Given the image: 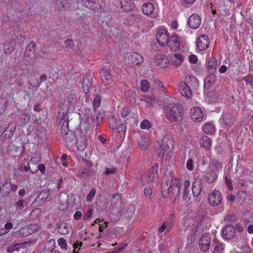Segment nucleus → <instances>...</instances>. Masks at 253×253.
Here are the masks:
<instances>
[{"label":"nucleus","mask_w":253,"mask_h":253,"mask_svg":"<svg viewBox=\"0 0 253 253\" xmlns=\"http://www.w3.org/2000/svg\"><path fill=\"white\" fill-rule=\"evenodd\" d=\"M223 168V165L216 161H212L206 172L204 178L207 182L210 183L213 182L217 178V172Z\"/></svg>","instance_id":"obj_1"},{"label":"nucleus","mask_w":253,"mask_h":253,"mask_svg":"<svg viewBox=\"0 0 253 253\" xmlns=\"http://www.w3.org/2000/svg\"><path fill=\"white\" fill-rule=\"evenodd\" d=\"M157 41L161 46H165L168 44L169 37L167 30L164 29H160L157 34Z\"/></svg>","instance_id":"obj_2"},{"label":"nucleus","mask_w":253,"mask_h":253,"mask_svg":"<svg viewBox=\"0 0 253 253\" xmlns=\"http://www.w3.org/2000/svg\"><path fill=\"white\" fill-rule=\"evenodd\" d=\"M211 243V235L210 234H204L199 241V248L203 252L209 250Z\"/></svg>","instance_id":"obj_3"},{"label":"nucleus","mask_w":253,"mask_h":253,"mask_svg":"<svg viewBox=\"0 0 253 253\" xmlns=\"http://www.w3.org/2000/svg\"><path fill=\"white\" fill-rule=\"evenodd\" d=\"M222 200L221 193L218 190H214L209 195L208 201L212 206H216L219 204Z\"/></svg>","instance_id":"obj_4"},{"label":"nucleus","mask_w":253,"mask_h":253,"mask_svg":"<svg viewBox=\"0 0 253 253\" xmlns=\"http://www.w3.org/2000/svg\"><path fill=\"white\" fill-rule=\"evenodd\" d=\"M210 41L207 36L203 35L200 36L197 41L198 49L201 51L206 50L209 47Z\"/></svg>","instance_id":"obj_5"},{"label":"nucleus","mask_w":253,"mask_h":253,"mask_svg":"<svg viewBox=\"0 0 253 253\" xmlns=\"http://www.w3.org/2000/svg\"><path fill=\"white\" fill-rule=\"evenodd\" d=\"M127 59L128 64L132 67L140 64L143 60L142 56L137 52H133L130 54Z\"/></svg>","instance_id":"obj_6"},{"label":"nucleus","mask_w":253,"mask_h":253,"mask_svg":"<svg viewBox=\"0 0 253 253\" xmlns=\"http://www.w3.org/2000/svg\"><path fill=\"white\" fill-rule=\"evenodd\" d=\"M222 233L225 239L230 240L235 236L236 229L232 225H228L222 228Z\"/></svg>","instance_id":"obj_7"},{"label":"nucleus","mask_w":253,"mask_h":253,"mask_svg":"<svg viewBox=\"0 0 253 253\" xmlns=\"http://www.w3.org/2000/svg\"><path fill=\"white\" fill-rule=\"evenodd\" d=\"M111 69L110 66H105L101 70L102 80L106 84H109L112 82V78L110 74Z\"/></svg>","instance_id":"obj_8"},{"label":"nucleus","mask_w":253,"mask_h":253,"mask_svg":"<svg viewBox=\"0 0 253 253\" xmlns=\"http://www.w3.org/2000/svg\"><path fill=\"white\" fill-rule=\"evenodd\" d=\"M166 116L171 122L177 124L180 123L183 118L182 112H167Z\"/></svg>","instance_id":"obj_9"},{"label":"nucleus","mask_w":253,"mask_h":253,"mask_svg":"<svg viewBox=\"0 0 253 253\" xmlns=\"http://www.w3.org/2000/svg\"><path fill=\"white\" fill-rule=\"evenodd\" d=\"M181 183L178 179H173L170 182V186L169 190L174 195L178 196L180 195Z\"/></svg>","instance_id":"obj_10"},{"label":"nucleus","mask_w":253,"mask_h":253,"mask_svg":"<svg viewBox=\"0 0 253 253\" xmlns=\"http://www.w3.org/2000/svg\"><path fill=\"white\" fill-rule=\"evenodd\" d=\"M76 96L74 94H69L67 98L64 101L63 105L61 107V108L63 111H69L72 110V106L75 103Z\"/></svg>","instance_id":"obj_11"},{"label":"nucleus","mask_w":253,"mask_h":253,"mask_svg":"<svg viewBox=\"0 0 253 253\" xmlns=\"http://www.w3.org/2000/svg\"><path fill=\"white\" fill-rule=\"evenodd\" d=\"M188 24L191 28L197 29L201 24V19L198 15L193 14L189 18Z\"/></svg>","instance_id":"obj_12"},{"label":"nucleus","mask_w":253,"mask_h":253,"mask_svg":"<svg viewBox=\"0 0 253 253\" xmlns=\"http://www.w3.org/2000/svg\"><path fill=\"white\" fill-rule=\"evenodd\" d=\"M169 46L172 51H176L180 47V41L179 38L175 35H172L169 39Z\"/></svg>","instance_id":"obj_13"},{"label":"nucleus","mask_w":253,"mask_h":253,"mask_svg":"<svg viewBox=\"0 0 253 253\" xmlns=\"http://www.w3.org/2000/svg\"><path fill=\"white\" fill-rule=\"evenodd\" d=\"M179 90L182 95L189 99L192 96V92L190 86L186 83H182L179 85Z\"/></svg>","instance_id":"obj_14"},{"label":"nucleus","mask_w":253,"mask_h":253,"mask_svg":"<svg viewBox=\"0 0 253 253\" xmlns=\"http://www.w3.org/2000/svg\"><path fill=\"white\" fill-rule=\"evenodd\" d=\"M109 124L110 127L113 130H115L118 132L122 131L125 128V126L121 124L119 125L117 120L112 117L109 118Z\"/></svg>","instance_id":"obj_15"},{"label":"nucleus","mask_w":253,"mask_h":253,"mask_svg":"<svg viewBox=\"0 0 253 253\" xmlns=\"http://www.w3.org/2000/svg\"><path fill=\"white\" fill-rule=\"evenodd\" d=\"M191 120L195 123H198L206 119V115L204 112H190Z\"/></svg>","instance_id":"obj_16"},{"label":"nucleus","mask_w":253,"mask_h":253,"mask_svg":"<svg viewBox=\"0 0 253 253\" xmlns=\"http://www.w3.org/2000/svg\"><path fill=\"white\" fill-rule=\"evenodd\" d=\"M99 2V0H82L83 5L92 10L100 8Z\"/></svg>","instance_id":"obj_17"},{"label":"nucleus","mask_w":253,"mask_h":253,"mask_svg":"<svg viewBox=\"0 0 253 253\" xmlns=\"http://www.w3.org/2000/svg\"><path fill=\"white\" fill-rule=\"evenodd\" d=\"M200 146L206 150H210L211 147V139L207 136H203L199 140Z\"/></svg>","instance_id":"obj_18"},{"label":"nucleus","mask_w":253,"mask_h":253,"mask_svg":"<svg viewBox=\"0 0 253 253\" xmlns=\"http://www.w3.org/2000/svg\"><path fill=\"white\" fill-rule=\"evenodd\" d=\"M158 143L160 147L165 151L169 148V146L171 144V141L169 136L166 135L159 139Z\"/></svg>","instance_id":"obj_19"},{"label":"nucleus","mask_w":253,"mask_h":253,"mask_svg":"<svg viewBox=\"0 0 253 253\" xmlns=\"http://www.w3.org/2000/svg\"><path fill=\"white\" fill-rule=\"evenodd\" d=\"M155 63L156 65L163 68L167 67L168 65V59L163 55L161 54H158L156 56Z\"/></svg>","instance_id":"obj_20"},{"label":"nucleus","mask_w":253,"mask_h":253,"mask_svg":"<svg viewBox=\"0 0 253 253\" xmlns=\"http://www.w3.org/2000/svg\"><path fill=\"white\" fill-rule=\"evenodd\" d=\"M81 118V125L80 126L82 127L83 126H84V131L85 132L90 127V123L93 122V119L91 116L87 115L85 116L84 118H82L81 117V114L79 113Z\"/></svg>","instance_id":"obj_21"},{"label":"nucleus","mask_w":253,"mask_h":253,"mask_svg":"<svg viewBox=\"0 0 253 253\" xmlns=\"http://www.w3.org/2000/svg\"><path fill=\"white\" fill-rule=\"evenodd\" d=\"M202 130L205 133L211 135L215 132V127L212 123L207 122L203 126Z\"/></svg>","instance_id":"obj_22"},{"label":"nucleus","mask_w":253,"mask_h":253,"mask_svg":"<svg viewBox=\"0 0 253 253\" xmlns=\"http://www.w3.org/2000/svg\"><path fill=\"white\" fill-rule=\"evenodd\" d=\"M154 10V6L151 2H146L142 6V11L145 15H150Z\"/></svg>","instance_id":"obj_23"},{"label":"nucleus","mask_w":253,"mask_h":253,"mask_svg":"<svg viewBox=\"0 0 253 253\" xmlns=\"http://www.w3.org/2000/svg\"><path fill=\"white\" fill-rule=\"evenodd\" d=\"M189 86L192 87H197L198 86L199 83L198 79L194 76H187L185 79V83Z\"/></svg>","instance_id":"obj_24"},{"label":"nucleus","mask_w":253,"mask_h":253,"mask_svg":"<svg viewBox=\"0 0 253 253\" xmlns=\"http://www.w3.org/2000/svg\"><path fill=\"white\" fill-rule=\"evenodd\" d=\"M26 248L22 245H16L9 247L7 249L9 253H25Z\"/></svg>","instance_id":"obj_25"},{"label":"nucleus","mask_w":253,"mask_h":253,"mask_svg":"<svg viewBox=\"0 0 253 253\" xmlns=\"http://www.w3.org/2000/svg\"><path fill=\"white\" fill-rule=\"evenodd\" d=\"M92 84V78L91 77L87 76L84 79L82 84L83 90L85 93L89 92V88Z\"/></svg>","instance_id":"obj_26"},{"label":"nucleus","mask_w":253,"mask_h":253,"mask_svg":"<svg viewBox=\"0 0 253 253\" xmlns=\"http://www.w3.org/2000/svg\"><path fill=\"white\" fill-rule=\"evenodd\" d=\"M121 7L125 11H130L134 7L132 0H121Z\"/></svg>","instance_id":"obj_27"},{"label":"nucleus","mask_w":253,"mask_h":253,"mask_svg":"<svg viewBox=\"0 0 253 253\" xmlns=\"http://www.w3.org/2000/svg\"><path fill=\"white\" fill-rule=\"evenodd\" d=\"M169 103L167 107V110L175 111L181 109L180 105L177 103V101L175 99L170 98H169Z\"/></svg>","instance_id":"obj_28"},{"label":"nucleus","mask_w":253,"mask_h":253,"mask_svg":"<svg viewBox=\"0 0 253 253\" xmlns=\"http://www.w3.org/2000/svg\"><path fill=\"white\" fill-rule=\"evenodd\" d=\"M192 192L194 196H198L200 195L202 189L201 182L199 180H195L192 185Z\"/></svg>","instance_id":"obj_29"},{"label":"nucleus","mask_w":253,"mask_h":253,"mask_svg":"<svg viewBox=\"0 0 253 253\" xmlns=\"http://www.w3.org/2000/svg\"><path fill=\"white\" fill-rule=\"evenodd\" d=\"M217 61L215 57H211L208 64V70L210 74H213L216 70Z\"/></svg>","instance_id":"obj_30"},{"label":"nucleus","mask_w":253,"mask_h":253,"mask_svg":"<svg viewBox=\"0 0 253 253\" xmlns=\"http://www.w3.org/2000/svg\"><path fill=\"white\" fill-rule=\"evenodd\" d=\"M213 252L214 253H222L224 246L222 244L220 243L218 240L214 239L212 242Z\"/></svg>","instance_id":"obj_31"},{"label":"nucleus","mask_w":253,"mask_h":253,"mask_svg":"<svg viewBox=\"0 0 253 253\" xmlns=\"http://www.w3.org/2000/svg\"><path fill=\"white\" fill-rule=\"evenodd\" d=\"M150 143V140L145 137H141L139 141V146L142 150H145L148 148Z\"/></svg>","instance_id":"obj_32"},{"label":"nucleus","mask_w":253,"mask_h":253,"mask_svg":"<svg viewBox=\"0 0 253 253\" xmlns=\"http://www.w3.org/2000/svg\"><path fill=\"white\" fill-rule=\"evenodd\" d=\"M158 166L152 168L149 172V180L153 181L155 180L158 174Z\"/></svg>","instance_id":"obj_33"},{"label":"nucleus","mask_w":253,"mask_h":253,"mask_svg":"<svg viewBox=\"0 0 253 253\" xmlns=\"http://www.w3.org/2000/svg\"><path fill=\"white\" fill-rule=\"evenodd\" d=\"M35 47L33 44H29L26 50V54H27L30 58H34L35 56Z\"/></svg>","instance_id":"obj_34"},{"label":"nucleus","mask_w":253,"mask_h":253,"mask_svg":"<svg viewBox=\"0 0 253 253\" xmlns=\"http://www.w3.org/2000/svg\"><path fill=\"white\" fill-rule=\"evenodd\" d=\"M58 231L62 235H66L69 232V228L67 224L62 223L58 226Z\"/></svg>","instance_id":"obj_35"},{"label":"nucleus","mask_w":253,"mask_h":253,"mask_svg":"<svg viewBox=\"0 0 253 253\" xmlns=\"http://www.w3.org/2000/svg\"><path fill=\"white\" fill-rule=\"evenodd\" d=\"M150 87V83L146 80H143L140 83V89L143 92H147Z\"/></svg>","instance_id":"obj_36"},{"label":"nucleus","mask_w":253,"mask_h":253,"mask_svg":"<svg viewBox=\"0 0 253 253\" xmlns=\"http://www.w3.org/2000/svg\"><path fill=\"white\" fill-rule=\"evenodd\" d=\"M135 212V207L133 205H129L126 210L125 215L127 217H131Z\"/></svg>","instance_id":"obj_37"},{"label":"nucleus","mask_w":253,"mask_h":253,"mask_svg":"<svg viewBox=\"0 0 253 253\" xmlns=\"http://www.w3.org/2000/svg\"><path fill=\"white\" fill-rule=\"evenodd\" d=\"M68 112H59V115L57 116V121L59 123H61L63 120H65L63 123H66V125L68 126V122L67 121V119H65L67 115Z\"/></svg>","instance_id":"obj_38"},{"label":"nucleus","mask_w":253,"mask_h":253,"mask_svg":"<svg viewBox=\"0 0 253 253\" xmlns=\"http://www.w3.org/2000/svg\"><path fill=\"white\" fill-rule=\"evenodd\" d=\"M174 60V58L175 59V61L174 63L176 65H180L183 62V56L179 53H175L173 55V57H172Z\"/></svg>","instance_id":"obj_39"},{"label":"nucleus","mask_w":253,"mask_h":253,"mask_svg":"<svg viewBox=\"0 0 253 253\" xmlns=\"http://www.w3.org/2000/svg\"><path fill=\"white\" fill-rule=\"evenodd\" d=\"M4 52L6 54H10L13 50V46L9 42H7L3 45Z\"/></svg>","instance_id":"obj_40"},{"label":"nucleus","mask_w":253,"mask_h":253,"mask_svg":"<svg viewBox=\"0 0 253 253\" xmlns=\"http://www.w3.org/2000/svg\"><path fill=\"white\" fill-rule=\"evenodd\" d=\"M140 127L142 129H149L152 126L151 123L147 120H144L140 123Z\"/></svg>","instance_id":"obj_41"},{"label":"nucleus","mask_w":253,"mask_h":253,"mask_svg":"<svg viewBox=\"0 0 253 253\" xmlns=\"http://www.w3.org/2000/svg\"><path fill=\"white\" fill-rule=\"evenodd\" d=\"M101 102V97L99 95H96L94 97L93 101V107L94 110H96L100 105Z\"/></svg>","instance_id":"obj_42"},{"label":"nucleus","mask_w":253,"mask_h":253,"mask_svg":"<svg viewBox=\"0 0 253 253\" xmlns=\"http://www.w3.org/2000/svg\"><path fill=\"white\" fill-rule=\"evenodd\" d=\"M85 171V169L83 167L78 166L75 169V174L77 176H82Z\"/></svg>","instance_id":"obj_43"},{"label":"nucleus","mask_w":253,"mask_h":253,"mask_svg":"<svg viewBox=\"0 0 253 253\" xmlns=\"http://www.w3.org/2000/svg\"><path fill=\"white\" fill-rule=\"evenodd\" d=\"M58 244L62 249L65 250L67 249L68 246L67 244V241L63 238H60L58 240Z\"/></svg>","instance_id":"obj_44"},{"label":"nucleus","mask_w":253,"mask_h":253,"mask_svg":"<svg viewBox=\"0 0 253 253\" xmlns=\"http://www.w3.org/2000/svg\"><path fill=\"white\" fill-rule=\"evenodd\" d=\"M145 101L151 105H153L156 102V99L152 96H146L144 98Z\"/></svg>","instance_id":"obj_45"},{"label":"nucleus","mask_w":253,"mask_h":253,"mask_svg":"<svg viewBox=\"0 0 253 253\" xmlns=\"http://www.w3.org/2000/svg\"><path fill=\"white\" fill-rule=\"evenodd\" d=\"M48 197V194L47 192L42 191L40 193L38 198H39L40 201L43 202L47 199Z\"/></svg>","instance_id":"obj_46"},{"label":"nucleus","mask_w":253,"mask_h":253,"mask_svg":"<svg viewBox=\"0 0 253 253\" xmlns=\"http://www.w3.org/2000/svg\"><path fill=\"white\" fill-rule=\"evenodd\" d=\"M77 148L80 151H84L86 148V143L84 140H82L78 141L77 144Z\"/></svg>","instance_id":"obj_47"},{"label":"nucleus","mask_w":253,"mask_h":253,"mask_svg":"<svg viewBox=\"0 0 253 253\" xmlns=\"http://www.w3.org/2000/svg\"><path fill=\"white\" fill-rule=\"evenodd\" d=\"M96 193V190L94 188H92L87 194L86 197V201L87 202H91L92 201L93 198Z\"/></svg>","instance_id":"obj_48"},{"label":"nucleus","mask_w":253,"mask_h":253,"mask_svg":"<svg viewBox=\"0 0 253 253\" xmlns=\"http://www.w3.org/2000/svg\"><path fill=\"white\" fill-rule=\"evenodd\" d=\"M25 201L24 200L18 201L16 203V209L20 210L25 207Z\"/></svg>","instance_id":"obj_49"},{"label":"nucleus","mask_w":253,"mask_h":253,"mask_svg":"<svg viewBox=\"0 0 253 253\" xmlns=\"http://www.w3.org/2000/svg\"><path fill=\"white\" fill-rule=\"evenodd\" d=\"M38 170H40L42 173L45 172V167L43 164H40L38 165V168L36 169L33 170H31L32 173H36Z\"/></svg>","instance_id":"obj_50"},{"label":"nucleus","mask_w":253,"mask_h":253,"mask_svg":"<svg viewBox=\"0 0 253 253\" xmlns=\"http://www.w3.org/2000/svg\"><path fill=\"white\" fill-rule=\"evenodd\" d=\"M82 246V243L81 242H77L75 243L73 245V253H79Z\"/></svg>","instance_id":"obj_51"},{"label":"nucleus","mask_w":253,"mask_h":253,"mask_svg":"<svg viewBox=\"0 0 253 253\" xmlns=\"http://www.w3.org/2000/svg\"><path fill=\"white\" fill-rule=\"evenodd\" d=\"M58 7L61 10L62 8H64L68 6V2L67 0H60V4H58Z\"/></svg>","instance_id":"obj_52"},{"label":"nucleus","mask_w":253,"mask_h":253,"mask_svg":"<svg viewBox=\"0 0 253 253\" xmlns=\"http://www.w3.org/2000/svg\"><path fill=\"white\" fill-rule=\"evenodd\" d=\"M186 168L188 170L191 171L194 169L193 161L192 159H188L186 163Z\"/></svg>","instance_id":"obj_53"},{"label":"nucleus","mask_w":253,"mask_h":253,"mask_svg":"<svg viewBox=\"0 0 253 253\" xmlns=\"http://www.w3.org/2000/svg\"><path fill=\"white\" fill-rule=\"evenodd\" d=\"M210 75L206 79V82L210 84L212 83L216 79V77L213 74Z\"/></svg>","instance_id":"obj_54"},{"label":"nucleus","mask_w":253,"mask_h":253,"mask_svg":"<svg viewBox=\"0 0 253 253\" xmlns=\"http://www.w3.org/2000/svg\"><path fill=\"white\" fill-rule=\"evenodd\" d=\"M74 43L72 40H67L65 41V46L67 48L72 49L74 47Z\"/></svg>","instance_id":"obj_55"},{"label":"nucleus","mask_w":253,"mask_h":253,"mask_svg":"<svg viewBox=\"0 0 253 253\" xmlns=\"http://www.w3.org/2000/svg\"><path fill=\"white\" fill-rule=\"evenodd\" d=\"M190 186V182L188 180H186L183 183V191H190L189 188Z\"/></svg>","instance_id":"obj_56"},{"label":"nucleus","mask_w":253,"mask_h":253,"mask_svg":"<svg viewBox=\"0 0 253 253\" xmlns=\"http://www.w3.org/2000/svg\"><path fill=\"white\" fill-rule=\"evenodd\" d=\"M182 199L186 202H188L190 200V191H183Z\"/></svg>","instance_id":"obj_57"},{"label":"nucleus","mask_w":253,"mask_h":253,"mask_svg":"<svg viewBox=\"0 0 253 253\" xmlns=\"http://www.w3.org/2000/svg\"><path fill=\"white\" fill-rule=\"evenodd\" d=\"M13 41L15 42L19 43L24 41V38L21 35H18L13 38Z\"/></svg>","instance_id":"obj_58"},{"label":"nucleus","mask_w":253,"mask_h":253,"mask_svg":"<svg viewBox=\"0 0 253 253\" xmlns=\"http://www.w3.org/2000/svg\"><path fill=\"white\" fill-rule=\"evenodd\" d=\"M239 253H251L250 248L247 246H244L238 251Z\"/></svg>","instance_id":"obj_59"},{"label":"nucleus","mask_w":253,"mask_h":253,"mask_svg":"<svg viewBox=\"0 0 253 253\" xmlns=\"http://www.w3.org/2000/svg\"><path fill=\"white\" fill-rule=\"evenodd\" d=\"M144 194L147 197H150L151 195L152 194V189L149 187H147L144 189Z\"/></svg>","instance_id":"obj_60"},{"label":"nucleus","mask_w":253,"mask_h":253,"mask_svg":"<svg viewBox=\"0 0 253 253\" xmlns=\"http://www.w3.org/2000/svg\"><path fill=\"white\" fill-rule=\"evenodd\" d=\"M198 61L197 57L194 54H191L189 56V62L193 64H195Z\"/></svg>","instance_id":"obj_61"},{"label":"nucleus","mask_w":253,"mask_h":253,"mask_svg":"<svg viewBox=\"0 0 253 253\" xmlns=\"http://www.w3.org/2000/svg\"><path fill=\"white\" fill-rule=\"evenodd\" d=\"M29 233L32 234L37 230V227L35 225H30L28 227Z\"/></svg>","instance_id":"obj_62"},{"label":"nucleus","mask_w":253,"mask_h":253,"mask_svg":"<svg viewBox=\"0 0 253 253\" xmlns=\"http://www.w3.org/2000/svg\"><path fill=\"white\" fill-rule=\"evenodd\" d=\"M168 224V223L165 222L163 225L159 228L158 232L159 233H162L167 228Z\"/></svg>","instance_id":"obj_63"},{"label":"nucleus","mask_w":253,"mask_h":253,"mask_svg":"<svg viewBox=\"0 0 253 253\" xmlns=\"http://www.w3.org/2000/svg\"><path fill=\"white\" fill-rule=\"evenodd\" d=\"M82 216V213L80 211H76L74 215V218L76 220H78Z\"/></svg>","instance_id":"obj_64"}]
</instances>
